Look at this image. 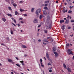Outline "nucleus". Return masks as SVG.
I'll list each match as a JSON object with an SVG mask.
<instances>
[{
	"label": "nucleus",
	"mask_w": 74,
	"mask_h": 74,
	"mask_svg": "<svg viewBox=\"0 0 74 74\" xmlns=\"http://www.w3.org/2000/svg\"><path fill=\"white\" fill-rule=\"evenodd\" d=\"M62 27H63L62 29L63 30H64V25H63L62 26Z\"/></svg>",
	"instance_id": "nucleus-26"
},
{
	"label": "nucleus",
	"mask_w": 74,
	"mask_h": 74,
	"mask_svg": "<svg viewBox=\"0 0 74 74\" xmlns=\"http://www.w3.org/2000/svg\"><path fill=\"white\" fill-rule=\"evenodd\" d=\"M8 9L9 10H10L11 11V10H12V9H11V7H8Z\"/></svg>",
	"instance_id": "nucleus-31"
},
{
	"label": "nucleus",
	"mask_w": 74,
	"mask_h": 74,
	"mask_svg": "<svg viewBox=\"0 0 74 74\" xmlns=\"http://www.w3.org/2000/svg\"><path fill=\"white\" fill-rule=\"evenodd\" d=\"M65 23L66 24H68L69 23V19H67L65 22Z\"/></svg>",
	"instance_id": "nucleus-15"
},
{
	"label": "nucleus",
	"mask_w": 74,
	"mask_h": 74,
	"mask_svg": "<svg viewBox=\"0 0 74 74\" xmlns=\"http://www.w3.org/2000/svg\"><path fill=\"white\" fill-rule=\"evenodd\" d=\"M62 11L63 13H65V12H67V10H65V9H64L62 10Z\"/></svg>",
	"instance_id": "nucleus-9"
},
{
	"label": "nucleus",
	"mask_w": 74,
	"mask_h": 74,
	"mask_svg": "<svg viewBox=\"0 0 74 74\" xmlns=\"http://www.w3.org/2000/svg\"><path fill=\"white\" fill-rule=\"evenodd\" d=\"M20 11H21V12H23V11H27L26 10H24L22 9H20Z\"/></svg>",
	"instance_id": "nucleus-14"
},
{
	"label": "nucleus",
	"mask_w": 74,
	"mask_h": 74,
	"mask_svg": "<svg viewBox=\"0 0 74 74\" xmlns=\"http://www.w3.org/2000/svg\"><path fill=\"white\" fill-rule=\"evenodd\" d=\"M56 48H54L53 49V51H54V52H55V51H56Z\"/></svg>",
	"instance_id": "nucleus-30"
},
{
	"label": "nucleus",
	"mask_w": 74,
	"mask_h": 74,
	"mask_svg": "<svg viewBox=\"0 0 74 74\" xmlns=\"http://www.w3.org/2000/svg\"><path fill=\"white\" fill-rule=\"evenodd\" d=\"M38 41L39 42H41V40H40V39H39Z\"/></svg>",
	"instance_id": "nucleus-62"
},
{
	"label": "nucleus",
	"mask_w": 74,
	"mask_h": 74,
	"mask_svg": "<svg viewBox=\"0 0 74 74\" xmlns=\"http://www.w3.org/2000/svg\"><path fill=\"white\" fill-rule=\"evenodd\" d=\"M69 8H70V9H71V8H72V7L70 6Z\"/></svg>",
	"instance_id": "nucleus-61"
},
{
	"label": "nucleus",
	"mask_w": 74,
	"mask_h": 74,
	"mask_svg": "<svg viewBox=\"0 0 74 74\" xmlns=\"http://www.w3.org/2000/svg\"><path fill=\"white\" fill-rule=\"evenodd\" d=\"M48 66H49L51 65V64L50 63V62H49V63L47 64Z\"/></svg>",
	"instance_id": "nucleus-38"
},
{
	"label": "nucleus",
	"mask_w": 74,
	"mask_h": 74,
	"mask_svg": "<svg viewBox=\"0 0 74 74\" xmlns=\"http://www.w3.org/2000/svg\"><path fill=\"white\" fill-rule=\"evenodd\" d=\"M15 58L17 60H19L18 58L17 57H16Z\"/></svg>",
	"instance_id": "nucleus-51"
},
{
	"label": "nucleus",
	"mask_w": 74,
	"mask_h": 74,
	"mask_svg": "<svg viewBox=\"0 0 74 74\" xmlns=\"http://www.w3.org/2000/svg\"><path fill=\"white\" fill-rule=\"evenodd\" d=\"M64 20H60V23H64Z\"/></svg>",
	"instance_id": "nucleus-7"
},
{
	"label": "nucleus",
	"mask_w": 74,
	"mask_h": 74,
	"mask_svg": "<svg viewBox=\"0 0 74 74\" xmlns=\"http://www.w3.org/2000/svg\"><path fill=\"white\" fill-rule=\"evenodd\" d=\"M8 61L9 62H12V60L11 59H8Z\"/></svg>",
	"instance_id": "nucleus-16"
},
{
	"label": "nucleus",
	"mask_w": 74,
	"mask_h": 74,
	"mask_svg": "<svg viewBox=\"0 0 74 74\" xmlns=\"http://www.w3.org/2000/svg\"><path fill=\"white\" fill-rule=\"evenodd\" d=\"M34 8H33L31 10V11L32 12H34Z\"/></svg>",
	"instance_id": "nucleus-23"
},
{
	"label": "nucleus",
	"mask_w": 74,
	"mask_h": 74,
	"mask_svg": "<svg viewBox=\"0 0 74 74\" xmlns=\"http://www.w3.org/2000/svg\"><path fill=\"white\" fill-rule=\"evenodd\" d=\"M49 1H45V3H49Z\"/></svg>",
	"instance_id": "nucleus-28"
},
{
	"label": "nucleus",
	"mask_w": 74,
	"mask_h": 74,
	"mask_svg": "<svg viewBox=\"0 0 74 74\" xmlns=\"http://www.w3.org/2000/svg\"><path fill=\"white\" fill-rule=\"evenodd\" d=\"M23 19V18H19V20H22Z\"/></svg>",
	"instance_id": "nucleus-50"
},
{
	"label": "nucleus",
	"mask_w": 74,
	"mask_h": 74,
	"mask_svg": "<svg viewBox=\"0 0 74 74\" xmlns=\"http://www.w3.org/2000/svg\"><path fill=\"white\" fill-rule=\"evenodd\" d=\"M10 33L12 34H13V33H14V32L12 31V30H11L10 31Z\"/></svg>",
	"instance_id": "nucleus-24"
},
{
	"label": "nucleus",
	"mask_w": 74,
	"mask_h": 74,
	"mask_svg": "<svg viewBox=\"0 0 74 74\" xmlns=\"http://www.w3.org/2000/svg\"><path fill=\"white\" fill-rule=\"evenodd\" d=\"M2 21H3L4 22H5V21H6V19H5V18H2Z\"/></svg>",
	"instance_id": "nucleus-18"
},
{
	"label": "nucleus",
	"mask_w": 74,
	"mask_h": 74,
	"mask_svg": "<svg viewBox=\"0 0 74 74\" xmlns=\"http://www.w3.org/2000/svg\"><path fill=\"white\" fill-rule=\"evenodd\" d=\"M56 3H58V1H56Z\"/></svg>",
	"instance_id": "nucleus-64"
},
{
	"label": "nucleus",
	"mask_w": 74,
	"mask_h": 74,
	"mask_svg": "<svg viewBox=\"0 0 74 74\" xmlns=\"http://www.w3.org/2000/svg\"><path fill=\"white\" fill-rule=\"evenodd\" d=\"M45 10H48V8L47 7H45L44 8Z\"/></svg>",
	"instance_id": "nucleus-33"
},
{
	"label": "nucleus",
	"mask_w": 74,
	"mask_h": 74,
	"mask_svg": "<svg viewBox=\"0 0 74 74\" xmlns=\"http://www.w3.org/2000/svg\"><path fill=\"white\" fill-rule=\"evenodd\" d=\"M18 12H17V11H15V15H18Z\"/></svg>",
	"instance_id": "nucleus-27"
},
{
	"label": "nucleus",
	"mask_w": 74,
	"mask_h": 74,
	"mask_svg": "<svg viewBox=\"0 0 74 74\" xmlns=\"http://www.w3.org/2000/svg\"><path fill=\"white\" fill-rule=\"evenodd\" d=\"M54 53L56 56H58V53H57V52H54Z\"/></svg>",
	"instance_id": "nucleus-20"
},
{
	"label": "nucleus",
	"mask_w": 74,
	"mask_h": 74,
	"mask_svg": "<svg viewBox=\"0 0 74 74\" xmlns=\"http://www.w3.org/2000/svg\"><path fill=\"white\" fill-rule=\"evenodd\" d=\"M21 47L23 48H27L26 46L24 45H22L21 46Z\"/></svg>",
	"instance_id": "nucleus-11"
},
{
	"label": "nucleus",
	"mask_w": 74,
	"mask_h": 74,
	"mask_svg": "<svg viewBox=\"0 0 74 74\" xmlns=\"http://www.w3.org/2000/svg\"><path fill=\"white\" fill-rule=\"evenodd\" d=\"M71 29V27H68V29Z\"/></svg>",
	"instance_id": "nucleus-47"
},
{
	"label": "nucleus",
	"mask_w": 74,
	"mask_h": 74,
	"mask_svg": "<svg viewBox=\"0 0 74 74\" xmlns=\"http://www.w3.org/2000/svg\"><path fill=\"white\" fill-rule=\"evenodd\" d=\"M72 51V49H68L67 51V53H68L69 55H71V54H72V51Z\"/></svg>",
	"instance_id": "nucleus-3"
},
{
	"label": "nucleus",
	"mask_w": 74,
	"mask_h": 74,
	"mask_svg": "<svg viewBox=\"0 0 74 74\" xmlns=\"http://www.w3.org/2000/svg\"><path fill=\"white\" fill-rule=\"evenodd\" d=\"M49 72H50V73H51V72H52V70L51 69L49 70Z\"/></svg>",
	"instance_id": "nucleus-43"
},
{
	"label": "nucleus",
	"mask_w": 74,
	"mask_h": 74,
	"mask_svg": "<svg viewBox=\"0 0 74 74\" xmlns=\"http://www.w3.org/2000/svg\"><path fill=\"white\" fill-rule=\"evenodd\" d=\"M43 41L44 42H48V40H47L46 39H44Z\"/></svg>",
	"instance_id": "nucleus-17"
},
{
	"label": "nucleus",
	"mask_w": 74,
	"mask_h": 74,
	"mask_svg": "<svg viewBox=\"0 0 74 74\" xmlns=\"http://www.w3.org/2000/svg\"><path fill=\"white\" fill-rule=\"evenodd\" d=\"M20 63H21V64L23 66H25V64L23 63V61H20Z\"/></svg>",
	"instance_id": "nucleus-8"
},
{
	"label": "nucleus",
	"mask_w": 74,
	"mask_h": 74,
	"mask_svg": "<svg viewBox=\"0 0 74 74\" xmlns=\"http://www.w3.org/2000/svg\"><path fill=\"white\" fill-rule=\"evenodd\" d=\"M70 36H71V37H73V34H72L71 35H70Z\"/></svg>",
	"instance_id": "nucleus-52"
},
{
	"label": "nucleus",
	"mask_w": 74,
	"mask_h": 74,
	"mask_svg": "<svg viewBox=\"0 0 74 74\" xmlns=\"http://www.w3.org/2000/svg\"><path fill=\"white\" fill-rule=\"evenodd\" d=\"M6 15H8V16H10V17H11V16H12V15L11 14H8L7 13Z\"/></svg>",
	"instance_id": "nucleus-13"
},
{
	"label": "nucleus",
	"mask_w": 74,
	"mask_h": 74,
	"mask_svg": "<svg viewBox=\"0 0 74 74\" xmlns=\"http://www.w3.org/2000/svg\"><path fill=\"white\" fill-rule=\"evenodd\" d=\"M11 62L12 63V64H14L15 63V62H14L12 61Z\"/></svg>",
	"instance_id": "nucleus-57"
},
{
	"label": "nucleus",
	"mask_w": 74,
	"mask_h": 74,
	"mask_svg": "<svg viewBox=\"0 0 74 74\" xmlns=\"http://www.w3.org/2000/svg\"><path fill=\"white\" fill-rule=\"evenodd\" d=\"M66 46L67 47H69V46H70V44H67L66 45Z\"/></svg>",
	"instance_id": "nucleus-35"
},
{
	"label": "nucleus",
	"mask_w": 74,
	"mask_h": 74,
	"mask_svg": "<svg viewBox=\"0 0 74 74\" xmlns=\"http://www.w3.org/2000/svg\"><path fill=\"white\" fill-rule=\"evenodd\" d=\"M13 4V6H14V7H16V6H17V5H16V4L15 3H14Z\"/></svg>",
	"instance_id": "nucleus-22"
},
{
	"label": "nucleus",
	"mask_w": 74,
	"mask_h": 74,
	"mask_svg": "<svg viewBox=\"0 0 74 74\" xmlns=\"http://www.w3.org/2000/svg\"><path fill=\"white\" fill-rule=\"evenodd\" d=\"M46 56L47 58V59H49V55L48 54V53H47L46 54Z\"/></svg>",
	"instance_id": "nucleus-10"
},
{
	"label": "nucleus",
	"mask_w": 74,
	"mask_h": 74,
	"mask_svg": "<svg viewBox=\"0 0 74 74\" xmlns=\"http://www.w3.org/2000/svg\"><path fill=\"white\" fill-rule=\"evenodd\" d=\"M40 61L41 62H42V59H40Z\"/></svg>",
	"instance_id": "nucleus-45"
},
{
	"label": "nucleus",
	"mask_w": 74,
	"mask_h": 74,
	"mask_svg": "<svg viewBox=\"0 0 74 74\" xmlns=\"http://www.w3.org/2000/svg\"><path fill=\"white\" fill-rule=\"evenodd\" d=\"M11 1L12 4H13L14 3V1L13 0H12Z\"/></svg>",
	"instance_id": "nucleus-25"
},
{
	"label": "nucleus",
	"mask_w": 74,
	"mask_h": 74,
	"mask_svg": "<svg viewBox=\"0 0 74 74\" xmlns=\"http://www.w3.org/2000/svg\"><path fill=\"white\" fill-rule=\"evenodd\" d=\"M16 65L17 66H18V67H20V65L19 64H16Z\"/></svg>",
	"instance_id": "nucleus-36"
},
{
	"label": "nucleus",
	"mask_w": 74,
	"mask_h": 74,
	"mask_svg": "<svg viewBox=\"0 0 74 74\" xmlns=\"http://www.w3.org/2000/svg\"><path fill=\"white\" fill-rule=\"evenodd\" d=\"M12 23V25H14L15 26H16V25H15V24H14L13 23Z\"/></svg>",
	"instance_id": "nucleus-39"
},
{
	"label": "nucleus",
	"mask_w": 74,
	"mask_h": 74,
	"mask_svg": "<svg viewBox=\"0 0 74 74\" xmlns=\"http://www.w3.org/2000/svg\"><path fill=\"white\" fill-rule=\"evenodd\" d=\"M41 27V25H38V27Z\"/></svg>",
	"instance_id": "nucleus-54"
},
{
	"label": "nucleus",
	"mask_w": 74,
	"mask_h": 74,
	"mask_svg": "<svg viewBox=\"0 0 74 74\" xmlns=\"http://www.w3.org/2000/svg\"><path fill=\"white\" fill-rule=\"evenodd\" d=\"M17 25H18V27H19V26H20V25L19 24H17Z\"/></svg>",
	"instance_id": "nucleus-55"
},
{
	"label": "nucleus",
	"mask_w": 74,
	"mask_h": 74,
	"mask_svg": "<svg viewBox=\"0 0 74 74\" xmlns=\"http://www.w3.org/2000/svg\"><path fill=\"white\" fill-rule=\"evenodd\" d=\"M47 18L48 21L51 20V18L49 16V12L47 15Z\"/></svg>",
	"instance_id": "nucleus-2"
},
{
	"label": "nucleus",
	"mask_w": 74,
	"mask_h": 74,
	"mask_svg": "<svg viewBox=\"0 0 74 74\" xmlns=\"http://www.w3.org/2000/svg\"><path fill=\"white\" fill-rule=\"evenodd\" d=\"M13 31H16V30H15V28H13Z\"/></svg>",
	"instance_id": "nucleus-56"
},
{
	"label": "nucleus",
	"mask_w": 74,
	"mask_h": 74,
	"mask_svg": "<svg viewBox=\"0 0 74 74\" xmlns=\"http://www.w3.org/2000/svg\"><path fill=\"white\" fill-rule=\"evenodd\" d=\"M64 4L65 5H67V3H66V2H65Z\"/></svg>",
	"instance_id": "nucleus-58"
},
{
	"label": "nucleus",
	"mask_w": 74,
	"mask_h": 74,
	"mask_svg": "<svg viewBox=\"0 0 74 74\" xmlns=\"http://www.w3.org/2000/svg\"><path fill=\"white\" fill-rule=\"evenodd\" d=\"M43 44H44V45H46V44H47V43H45V42H43Z\"/></svg>",
	"instance_id": "nucleus-42"
},
{
	"label": "nucleus",
	"mask_w": 74,
	"mask_h": 74,
	"mask_svg": "<svg viewBox=\"0 0 74 74\" xmlns=\"http://www.w3.org/2000/svg\"><path fill=\"white\" fill-rule=\"evenodd\" d=\"M5 1L8 3H10V1L9 0H5Z\"/></svg>",
	"instance_id": "nucleus-41"
},
{
	"label": "nucleus",
	"mask_w": 74,
	"mask_h": 74,
	"mask_svg": "<svg viewBox=\"0 0 74 74\" xmlns=\"http://www.w3.org/2000/svg\"><path fill=\"white\" fill-rule=\"evenodd\" d=\"M23 15H24V16H27V14H23Z\"/></svg>",
	"instance_id": "nucleus-46"
},
{
	"label": "nucleus",
	"mask_w": 74,
	"mask_h": 74,
	"mask_svg": "<svg viewBox=\"0 0 74 74\" xmlns=\"http://www.w3.org/2000/svg\"><path fill=\"white\" fill-rule=\"evenodd\" d=\"M48 59L49 60V61L50 62H52V60H51V59H49V58H48Z\"/></svg>",
	"instance_id": "nucleus-34"
},
{
	"label": "nucleus",
	"mask_w": 74,
	"mask_h": 74,
	"mask_svg": "<svg viewBox=\"0 0 74 74\" xmlns=\"http://www.w3.org/2000/svg\"><path fill=\"white\" fill-rule=\"evenodd\" d=\"M72 12V11L71 10H69L68 11V13L69 14H70V13H71Z\"/></svg>",
	"instance_id": "nucleus-32"
},
{
	"label": "nucleus",
	"mask_w": 74,
	"mask_h": 74,
	"mask_svg": "<svg viewBox=\"0 0 74 74\" xmlns=\"http://www.w3.org/2000/svg\"><path fill=\"white\" fill-rule=\"evenodd\" d=\"M43 14L44 15H46L47 13V11L46 10H44L43 11Z\"/></svg>",
	"instance_id": "nucleus-6"
},
{
	"label": "nucleus",
	"mask_w": 74,
	"mask_h": 74,
	"mask_svg": "<svg viewBox=\"0 0 74 74\" xmlns=\"http://www.w3.org/2000/svg\"><path fill=\"white\" fill-rule=\"evenodd\" d=\"M63 66L64 67V69H67V67H66V65L64 64H63Z\"/></svg>",
	"instance_id": "nucleus-12"
},
{
	"label": "nucleus",
	"mask_w": 74,
	"mask_h": 74,
	"mask_svg": "<svg viewBox=\"0 0 74 74\" xmlns=\"http://www.w3.org/2000/svg\"><path fill=\"white\" fill-rule=\"evenodd\" d=\"M41 12V9H39L37 10L36 12V16L38 17V13H40Z\"/></svg>",
	"instance_id": "nucleus-1"
},
{
	"label": "nucleus",
	"mask_w": 74,
	"mask_h": 74,
	"mask_svg": "<svg viewBox=\"0 0 74 74\" xmlns=\"http://www.w3.org/2000/svg\"><path fill=\"white\" fill-rule=\"evenodd\" d=\"M64 20H66L67 19V18H64Z\"/></svg>",
	"instance_id": "nucleus-63"
},
{
	"label": "nucleus",
	"mask_w": 74,
	"mask_h": 74,
	"mask_svg": "<svg viewBox=\"0 0 74 74\" xmlns=\"http://www.w3.org/2000/svg\"><path fill=\"white\" fill-rule=\"evenodd\" d=\"M41 66L42 67H44V65H42H42H41Z\"/></svg>",
	"instance_id": "nucleus-53"
},
{
	"label": "nucleus",
	"mask_w": 74,
	"mask_h": 74,
	"mask_svg": "<svg viewBox=\"0 0 74 74\" xmlns=\"http://www.w3.org/2000/svg\"><path fill=\"white\" fill-rule=\"evenodd\" d=\"M71 22H74V20H71Z\"/></svg>",
	"instance_id": "nucleus-44"
},
{
	"label": "nucleus",
	"mask_w": 74,
	"mask_h": 74,
	"mask_svg": "<svg viewBox=\"0 0 74 74\" xmlns=\"http://www.w3.org/2000/svg\"><path fill=\"white\" fill-rule=\"evenodd\" d=\"M67 69L68 72H70V73L71 72V68H70V67H68L67 68Z\"/></svg>",
	"instance_id": "nucleus-5"
},
{
	"label": "nucleus",
	"mask_w": 74,
	"mask_h": 74,
	"mask_svg": "<svg viewBox=\"0 0 74 74\" xmlns=\"http://www.w3.org/2000/svg\"><path fill=\"white\" fill-rule=\"evenodd\" d=\"M33 22L34 23H38V20L37 19L35 18Z\"/></svg>",
	"instance_id": "nucleus-4"
},
{
	"label": "nucleus",
	"mask_w": 74,
	"mask_h": 74,
	"mask_svg": "<svg viewBox=\"0 0 74 74\" xmlns=\"http://www.w3.org/2000/svg\"><path fill=\"white\" fill-rule=\"evenodd\" d=\"M6 38L8 40V41H9V40H10V39H9V37H7Z\"/></svg>",
	"instance_id": "nucleus-48"
},
{
	"label": "nucleus",
	"mask_w": 74,
	"mask_h": 74,
	"mask_svg": "<svg viewBox=\"0 0 74 74\" xmlns=\"http://www.w3.org/2000/svg\"><path fill=\"white\" fill-rule=\"evenodd\" d=\"M23 3V1H19V3Z\"/></svg>",
	"instance_id": "nucleus-37"
},
{
	"label": "nucleus",
	"mask_w": 74,
	"mask_h": 74,
	"mask_svg": "<svg viewBox=\"0 0 74 74\" xmlns=\"http://www.w3.org/2000/svg\"><path fill=\"white\" fill-rule=\"evenodd\" d=\"M42 18V15H40L39 16V18L40 19H41Z\"/></svg>",
	"instance_id": "nucleus-21"
},
{
	"label": "nucleus",
	"mask_w": 74,
	"mask_h": 74,
	"mask_svg": "<svg viewBox=\"0 0 74 74\" xmlns=\"http://www.w3.org/2000/svg\"><path fill=\"white\" fill-rule=\"evenodd\" d=\"M66 1H67L68 3H69V1H71L70 0H66Z\"/></svg>",
	"instance_id": "nucleus-40"
},
{
	"label": "nucleus",
	"mask_w": 74,
	"mask_h": 74,
	"mask_svg": "<svg viewBox=\"0 0 74 74\" xmlns=\"http://www.w3.org/2000/svg\"><path fill=\"white\" fill-rule=\"evenodd\" d=\"M47 5H48V4H45V6H47Z\"/></svg>",
	"instance_id": "nucleus-60"
},
{
	"label": "nucleus",
	"mask_w": 74,
	"mask_h": 74,
	"mask_svg": "<svg viewBox=\"0 0 74 74\" xmlns=\"http://www.w3.org/2000/svg\"><path fill=\"white\" fill-rule=\"evenodd\" d=\"M13 21L14 22V23H16V20L15 19H14Z\"/></svg>",
	"instance_id": "nucleus-49"
},
{
	"label": "nucleus",
	"mask_w": 74,
	"mask_h": 74,
	"mask_svg": "<svg viewBox=\"0 0 74 74\" xmlns=\"http://www.w3.org/2000/svg\"><path fill=\"white\" fill-rule=\"evenodd\" d=\"M51 27H52V25H51V24H50L49 25V29H51Z\"/></svg>",
	"instance_id": "nucleus-29"
},
{
	"label": "nucleus",
	"mask_w": 74,
	"mask_h": 74,
	"mask_svg": "<svg viewBox=\"0 0 74 74\" xmlns=\"http://www.w3.org/2000/svg\"><path fill=\"white\" fill-rule=\"evenodd\" d=\"M21 23H23V22L22 21H21Z\"/></svg>",
	"instance_id": "nucleus-59"
},
{
	"label": "nucleus",
	"mask_w": 74,
	"mask_h": 74,
	"mask_svg": "<svg viewBox=\"0 0 74 74\" xmlns=\"http://www.w3.org/2000/svg\"><path fill=\"white\" fill-rule=\"evenodd\" d=\"M44 31L45 33H47L48 30H44Z\"/></svg>",
	"instance_id": "nucleus-19"
}]
</instances>
